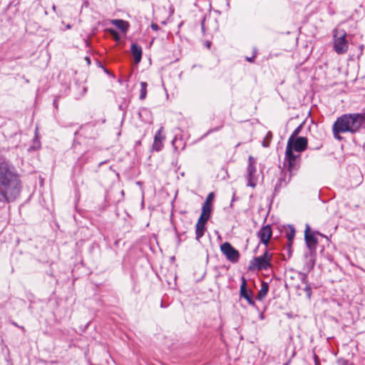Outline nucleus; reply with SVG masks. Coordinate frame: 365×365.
<instances>
[{"instance_id": "obj_36", "label": "nucleus", "mask_w": 365, "mask_h": 365, "mask_svg": "<svg viewBox=\"0 0 365 365\" xmlns=\"http://www.w3.org/2000/svg\"><path fill=\"white\" fill-rule=\"evenodd\" d=\"M71 25H70V24H68V25L66 26V29H71Z\"/></svg>"}, {"instance_id": "obj_11", "label": "nucleus", "mask_w": 365, "mask_h": 365, "mask_svg": "<svg viewBox=\"0 0 365 365\" xmlns=\"http://www.w3.org/2000/svg\"><path fill=\"white\" fill-rule=\"evenodd\" d=\"M240 297L245 298L249 304L254 305L253 292L247 288V281L244 277H242V284L240 286Z\"/></svg>"}, {"instance_id": "obj_20", "label": "nucleus", "mask_w": 365, "mask_h": 365, "mask_svg": "<svg viewBox=\"0 0 365 365\" xmlns=\"http://www.w3.org/2000/svg\"><path fill=\"white\" fill-rule=\"evenodd\" d=\"M269 291V284L268 283L265 282H262L261 284V288L258 292L257 299L258 300H262L265 296L267 294V292Z\"/></svg>"}, {"instance_id": "obj_13", "label": "nucleus", "mask_w": 365, "mask_h": 365, "mask_svg": "<svg viewBox=\"0 0 365 365\" xmlns=\"http://www.w3.org/2000/svg\"><path fill=\"white\" fill-rule=\"evenodd\" d=\"M163 128V127H160L154 137L153 149L157 152L161 150L163 148V140L165 139V136L162 135Z\"/></svg>"}, {"instance_id": "obj_29", "label": "nucleus", "mask_w": 365, "mask_h": 365, "mask_svg": "<svg viewBox=\"0 0 365 365\" xmlns=\"http://www.w3.org/2000/svg\"><path fill=\"white\" fill-rule=\"evenodd\" d=\"M255 56H255V55H253L252 57H247V58H246V59H247V61H249V62H250V63H252V62H254V61H255Z\"/></svg>"}, {"instance_id": "obj_2", "label": "nucleus", "mask_w": 365, "mask_h": 365, "mask_svg": "<svg viewBox=\"0 0 365 365\" xmlns=\"http://www.w3.org/2000/svg\"><path fill=\"white\" fill-rule=\"evenodd\" d=\"M364 122V115L361 113H346L338 117L332 125V133L335 139L341 140V133L351 134L359 132Z\"/></svg>"}, {"instance_id": "obj_18", "label": "nucleus", "mask_w": 365, "mask_h": 365, "mask_svg": "<svg viewBox=\"0 0 365 365\" xmlns=\"http://www.w3.org/2000/svg\"><path fill=\"white\" fill-rule=\"evenodd\" d=\"M211 211H212V206H207V205H203L202 207V212H201V215H200L199 219L200 220H205L207 222V220H209V218L210 217Z\"/></svg>"}, {"instance_id": "obj_17", "label": "nucleus", "mask_w": 365, "mask_h": 365, "mask_svg": "<svg viewBox=\"0 0 365 365\" xmlns=\"http://www.w3.org/2000/svg\"><path fill=\"white\" fill-rule=\"evenodd\" d=\"M111 23L123 32H126L128 29V24L122 19H113Z\"/></svg>"}, {"instance_id": "obj_35", "label": "nucleus", "mask_w": 365, "mask_h": 365, "mask_svg": "<svg viewBox=\"0 0 365 365\" xmlns=\"http://www.w3.org/2000/svg\"><path fill=\"white\" fill-rule=\"evenodd\" d=\"M53 106L57 108H58V104H57V99L55 98L54 101H53Z\"/></svg>"}, {"instance_id": "obj_38", "label": "nucleus", "mask_w": 365, "mask_h": 365, "mask_svg": "<svg viewBox=\"0 0 365 365\" xmlns=\"http://www.w3.org/2000/svg\"><path fill=\"white\" fill-rule=\"evenodd\" d=\"M269 134H270V133H269L267 135L266 138H268V137H269Z\"/></svg>"}, {"instance_id": "obj_23", "label": "nucleus", "mask_w": 365, "mask_h": 365, "mask_svg": "<svg viewBox=\"0 0 365 365\" xmlns=\"http://www.w3.org/2000/svg\"><path fill=\"white\" fill-rule=\"evenodd\" d=\"M302 128V125H299L297 128L294 129L291 136L289 138L287 143H289L291 145L292 141L294 140V138H298L297 135L300 133Z\"/></svg>"}, {"instance_id": "obj_6", "label": "nucleus", "mask_w": 365, "mask_h": 365, "mask_svg": "<svg viewBox=\"0 0 365 365\" xmlns=\"http://www.w3.org/2000/svg\"><path fill=\"white\" fill-rule=\"evenodd\" d=\"M247 174V185L255 187L257 184L258 175L257 174V168L255 166V160L252 156L248 158Z\"/></svg>"}, {"instance_id": "obj_40", "label": "nucleus", "mask_w": 365, "mask_h": 365, "mask_svg": "<svg viewBox=\"0 0 365 365\" xmlns=\"http://www.w3.org/2000/svg\"><path fill=\"white\" fill-rule=\"evenodd\" d=\"M53 9L55 10L56 9V6L53 5Z\"/></svg>"}, {"instance_id": "obj_26", "label": "nucleus", "mask_w": 365, "mask_h": 365, "mask_svg": "<svg viewBox=\"0 0 365 365\" xmlns=\"http://www.w3.org/2000/svg\"><path fill=\"white\" fill-rule=\"evenodd\" d=\"M110 34L114 36L115 38L118 39L119 36L118 33L113 29H110Z\"/></svg>"}, {"instance_id": "obj_27", "label": "nucleus", "mask_w": 365, "mask_h": 365, "mask_svg": "<svg viewBox=\"0 0 365 365\" xmlns=\"http://www.w3.org/2000/svg\"><path fill=\"white\" fill-rule=\"evenodd\" d=\"M150 26H151V29L154 31H158L160 29L159 26L156 24L153 23Z\"/></svg>"}, {"instance_id": "obj_42", "label": "nucleus", "mask_w": 365, "mask_h": 365, "mask_svg": "<svg viewBox=\"0 0 365 365\" xmlns=\"http://www.w3.org/2000/svg\"><path fill=\"white\" fill-rule=\"evenodd\" d=\"M206 46H210V43H206Z\"/></svg>"}, {"instance_id": "obj_33", "label": "nucleus", "mask_w": 365, "mask_h": 365, "mask_svg": "<svg viewBox=\"0 0 365 365\" xmlns=\"http://www.w3.org/2000/svg\"><path fill=\"white\" fill-rule=\"evenodd\" d=\"M87 92V88L86 87L83 86L82 88V93H81V96H83Z\"/></svg>"}, {"instance_id": "obj_21", "label": "nucleus", "mask_w": 365, "mask_h": 365, "mask_svg": "<svg viewBox=\"0 0 365 365\" xmlns=\"http://www.w3.org/2000/svg\"><path fill=\"white\" fill-rule=\"evenodd\" d=\"M147 86L148 84L145 82H140V99L143 100L145 98L147 95Z\"/></svg>"}, {"instance_id": "obj_24", "label": "nucleus", "mask_w": 365, "mask_h": 365, "mask_svg": "<svg viewBox=\"0 0 365 365\" xmlns=\"http://www.w3.org/2000/svg\"><path fill=\"white\" fill-rule=\"evenodd\" d=\"M213 198H214V193L213 192L209 193L208 195L207 196L206 200L203 203V205H207V206H212L211 202H212Z\"/></svg>"}, {"instance_id": "obj_22", "label": "nucleus", "mask_w": 365, "mask_h": 365, "mask_svg": "<svg viewBox=\"0 0 365 365\" xmlns=\"http://www.w3.org/2000/svg\"><path fill=\"white\" fill-rule=\"evenodd\" d=\"M40 147H41L40 140L37 136H35V138L33 140V144L28 148V151L31 152L34 150H36L39 149Z\"/></svg>"}, {"instance_id": "obj_30", "label": "nucleus", "mask_w": 365, "mask_h": 365, "mask_svg": "<svg viewBox=\"0 0 365 365\" xmlns=\"http://www.w3.org/2000/svg\"><path fill=\"white\" fill-rule=\"evenodd\" d=\"M314 359L315 365H319V358L316 354L314 355Z\"/></svg>"}, {"instance_id": "obj_44", "label": "nucleus", "mask_w": 365, "mask_h": 365, "mask_svg": "<svg viewBox=\"0 0 365 365\" xmlns=\"http://www.w3.org/2000/svg\"><path fill=\"white\" fill-rule=\"evenodd\" d=\"M306 276L304 277L303 280L305 282Z\"/></svg>"}, {"instance_id": "obj_8", "label": "nucleus", "mask_w": 365, "mask_h": 365, "mask_svg": "<svg viewBox=\"0 0 365 365\" xmlns=\"http://www.w3.org/2000/svg\"><path fill=\"white\" fill-rule=\"evenodd\" d=\"M304 239L309 252H316L318 240L315 235L310 232V227L308 225H307L304 232Z\"/></svg>"}, {"instance_id": "obj_1", "label": "nucleus", "mask_w": 365, "mask_h": 365, "mask_svg": "<svg viewBox=\"0 0 365 365\" xmlns=\"http://www.w3.org/2000/svg\"><path fill=\"white\" fill-rule=\"evenodd\" d=\"M21 181L14 166L0 163V202H11L20 195Z\"/></svg>"}, {"instance_id": "obj_43", "label": "nucleus", "mask_w": 365, "mask_h": 365, "mask_svg": "<svg viewBox=\"0 0 365 365\" xmlns=\"http://www.w3.org/2000/svg\"><path fill=\"white\" fill-rule=\"evenodd\" d=\"M206 46H210V43H206Z\"/></svg>"}, {"instance_id": "obj_34", "label": "nucleus", "mask_w": 365, "mask_h": 365, "mask_svg": "<svg viewBox=\"0 0 365 365\" xmlns=\"http://www.w3.org/2000/svg\"><path fill=\"white\" fill-rule=\"evenodd\" d=\"M219 130V128H218L211 129V130H210L207 132V134H209V133H212V132H213V131H216V130Z\"/></svg>"}, {"instance_id": "obj_16", "label": "nucleus", "mask_w": 365, "mask_h": 365, "mask_svg": "<svg viewBox=\"0 0 365 365\" xmlns=\"http://www.w3.org/2000/svg\"><path fill=\"white\" fill-rule=\"evenodd\" d=\"M206 222H207V221H205V220H200V219H198L197 222L195 225V227H196L195 238L197 240H199L204 235Z\"/></svg>"}, {"instance_id": "obj_15", "label": "nucleus", "mask_w": 365, "mask_h": 365, "mask_svg": "<svg viewBox=\"0 0 365 365\" xmlns=\"http://www.w3.org/2000/svg\"><path fill=\"white\" fill-rule=\"evenodd\" d=\"M130 51L136 64L139 63L142 58V48L136 43H133Z\"/></svg>"}, {"instance_id": "obj_7", "label": "nucleus", "mask_w": 365, "mask_h": 365, "mask_svg": "<svg viewBox=\"0 0 365 365\" xmlns=\"http://www.w3.org/2000/svg\"><path fill=\"white\" fill-rule=\"evenodd\" d=\"M222 253L226 257L227 259L232 263H237L240 259V252L230 242H224L220 245Z\"/></svg>"}, {"instance_id": "obj_37", "label": "nucleus", "mask_w": 365, "mask_h": 365, "mask_svg": "<svg viewBox=\"0 0 365 365\" xmlns=\"http://www.w3.org/2000/svg\"><path fill=\"white\" fill-rule=\"evenodd\" d=\"M346 365H354L353 363L347 364Z\"/></svg>"}, {"instance_id": "obj_4", "label": "nucleus", "mask_w": 365, "mask_h": 365, "mask_svg": "<svg viewBox=\"0 0 365 365\" xmlns=\"http://www.w3.org/2000/svg\"><path fill=\"white\" fill-rule=\"evenodd\" d=\"M290 147V144L287 143L282 169L294 175L299 168L300 155L294 154Z\"/></svg>"}, {"instance_id": "obj_25", "label": "nucleus", "mask_w": 365, "mask_h": 365, "mask_svg": "<svg viewBox=\"0 0 365 365\" xmlns=\"http://www.w3.org/2000/svg\"><path fill=\"white\" fill-rule=\"evenodd\" d=\"M304 291L307 292V294L309 297H310L311 296V294H312V289H311V287L309 284H307L305 288H304Z\"/></svg>"}, {"instance_id": "obj_10", "label": "nucleus", "mask_w": 365, "mask_h": 365, "mask_svg": "<svg viewBox=\"0 0 365 365\" xmlns=\"http://www.w3.org/2000/svg\"><path fill=\"white\" fill-rule=\"evenodd\" d=\"M292 175L293 174H291L290 173H288L287 170L282 169L280 173L279 177L277 180V182L275 184L274 192H278L280 188L285 187L290 181Z\"/></svg>"}, {"instance_id": "obj_14", "label": "nucleus", "mask_w": 365, "mask_h": 365, "mask_svg": "<svg viewBox=\"0 0 365 365\" xmlns=\"http://www.w3.org/2000/svg\"><path fill=\"white\" fill-rule=\"evenodd\" d=\"M304 257L306 259L304 268L309 272L312 270L315 265L316 252H306L304 254Z\"/></svg>"}, {"instance_id": "obj_39", "label": "nucleus", "mask_w": 365, "mask_h": 365, "mask_svg": "<svg viewBox=\"0 0 365 365\" xmlns=\"http://www.w3.org/2000/svg\"><path fill=\"white\" fill-rule=\"evenodd\" d=\"M173 145H174L175 143V139L172 141Z\"/></svg>"}, {"instance_id": "obj_28", "label": "nucleus", "mask_w": 365, "mask_h": 365, "mask_svg": "<svg viewBox=\"0 0 365 365\" xmlns=\"http://www.w3.org/2000/svg\"><path fill=\"white\" fill-rule=\"evenodd\" d=\"M98 63L99 64V66L103 69L105 73H106L108 75L112 76L111 73L108 70H107L106 68H104L102 65H101V63L99 61L98 62Z\"/></svg>"}, {"instance_id": "obj_3", "label": "nucleus", "mask_w": 365, "mask_h": 365, "mask_svg": "<svg viewBox=\"0 0 365 365\" xmlns=\"http://www.w3.org/2000/svg\"><path fill=\"white\" fill-rule=\"evenodd\" d=\"M346 32L336 29L333 30V49L339 55L344 54L349 49Z\"/></svg>"}, {"instance_id": "obj_12", "label": "nucleus", "mask_w": 365, "mask_h": 365, "mask_svg": "<svg viewBox=\"0 0 365 365\" xmlns=\"http://www.w3.org/2000/svg\"><path fill=\"white\" fill-rule=\"evenodd\" d=\"M260 241L267 245L272 237V229L269 225L263 226L257 232Z\"/></svg>"}, {"instance_id": "obj_9", "label": "nucleus", "mask_w": 365, "mask_h": 365, "mask_svg": "<svg viewBox=\"0 0 365 365\" xmlns=\"http://www.w3.org/2000/svg\"><path fill=\"white\" fill-rule=\"evenodd\" d=\"M308 140L305 137H298L294 138L291 143V150H295L296 152H303L307 148Z\"/></svg>"}, {"instance_id": "obj_31", "label": "nucleus", "mask_w": 365, "mask_h": 365, "mask_svg": "<svg viewBox=\"0 0 365 365\" xmlns=\"http://www.w3.org/2000/svg\"><path fill=\"white\" fill-rule=\"evenodd\" d=\"M269 142H267L266 141V139H264L262 142V146L264 147V148H267L269 146Z\"/></svg>"}, {"instance_id": "obj_19", "label": "nucleus", "mask_w": 365, "mask_h": 365, "mask_svg": "<svg viewBox=\"0 0 365 365\" xmlns=\"http://www.w3.org/2000/svg\"><path fill=\"white\" fill-rule=\"evenodd\" d=\"M295 235V229L292 225H289L286 230V237L288 240V246L291 247Z\"/></svg>"}, {"instance_id": "obj_41", "label": "nucleus", "mask_w": 365, "mask_h": 365, "mask_svg": "<svg viewBox=\"0 0 365 365\" xmlns=\"http://www.w3.org/2000/svg\"><path fill=\"white\" fill-rule=\"evenodd\" d=\"M361 114L364 115V120H365V112L364 113H361Z\"/></svg>"}, {"instance_id": "obj_5", "label": "nucleus", "mask_w": 365, "mask_h": 365, "mask_svg": "<svg viewBox=\"0 0 365 365\" xmlns=\"http://www.w3.org/2000/svg\"><path fill=\"white\" fill-rule=\"evenodd\" d=\"M272 254L266 251L262 256L254 257L250 262V269L267 270L271 267Z\"/></svg>"}, {"instance_id": "obj_32", "label": "nucleus", "mask_w": 365, "mask_h": 365, "mask_svg": "<svg viewBox=\"0 0 365 365\" xmlns=\"http://www.w3.org/2000/svg\"><path fill=\"white\" fill-rule=\"evenodd\" d=\"M85 60L87 62V64L88 65H90L91 63V58L89 56H86L85 57Z\"/></svg>"}]
</instances>
